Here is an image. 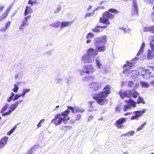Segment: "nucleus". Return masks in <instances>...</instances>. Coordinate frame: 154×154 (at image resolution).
Listing matches in <instances>:
<instances>
[{
    "instance_id": "obj_1",
    "label": "nucleus",
    "mask_w": 154,
    "mask_h": 154,
    "mask_svg": "<svg viewBox=\"0 0 154 154\" xmlns=\"http://www.w3.org/2000/svg\"><path fill=\"white\" fill-rule=\"evenodd\" d=\"M103 90L92 95V98L101 105H104L107 103L108 100L106 98L111 93V86L109 85H106L104 86Z\"/></svg>"
},
{
    "instance_id": "obj_2",
    "label": "nucleus",
    "mask_w": 154,
    "mask_h": 154,
    "mask_svg": "<svg viewBox=\"0 0 154 154\" xmlns=\"http://www.w3.org/2000/svg\"><path fill=\"white\" fill-rule=\"evenodd\" d=\"M70 111L68 109L62 112L61 113H57L54 116V118L51 121V123L57 126L60 125L62 122L65 123L66 121L68 120L69 117L67 116L70 113Z\"/></svg>"
},
{
    "instance_id": "obj_3",
    "label": "nucleus",
    "mask_w": 154,
    "mask_h": 154,
    "mask_svg": "<svg viewBox=\"0 0 154 154\" xmlns=\"http://www.w3.org/2000/svg\"><path fill=\"white\" fill-rule=\"evenodd\" d=\"M23 101L22 100H20L17 101H16L14 103L11 104L9 110L6 112H4L8 108L9 104L8 103H6L1 108L0 110V113L2 114V116H5L10 115L12 112L14 111L18 106L19 104H20Z\"/></svg>"
},
{
    "instance_id": "obj_4",
    "label": "nucleus",
    "mask_w": 154,
    "mask_h": 154,
    "mask_svg": "<svg viewBox=\"0 0 154 154\" xmlns=\"http://www.w3.org/2000/svg\"><path fill=\"white\" fill-rule=\"evenodd\" d=\"M106 42V36L105 35L102 36L100 38H94V45L97 47L96 48H105L104 45L105 42Z\"/></svg>"
},
{
    "instance_id": "obj_5",
    "label": "nucleus",
    "mask_w": 154,
    "mask_h": 154,
    "mask_svg": "<svg viewBox=\"0 0 154 154\" xmlns=\"http://www.w3.org/2000/svg\"><path fill=\"white\" fill-rule=\"evenodd\" d=\"M114 17V15L110 13L108 11L104 12L102 17H100V22L106 25H109L110 23L109 21V19H112Z\"/></svg>"
},
{
    "instance_id": "obj_6",
    "label": "nucleus",
    "mask_w": 154,
    "mask_h": 154,
    "mask_svg": "<svg viewBox=\"0 0 154 154\" xmlns=\"http://www.w3.org/2000/svg\"><path fill=\"white\" fill-rule=\"evenodd\" d=\"M148 69H144L142 71L141 75L145 79H148L152 77V71H154V67L149 66Z\"/></svg>"
},
{
    "instance_id": "obj_7",
    "label": "nucleus",
    "mask_w": 154,
    "mask_h": 154,
    "mask_svg": "<svg viewBox=\"0 0 154 154\" xmlns=\"http://www.w3.org/2000/svg\"><path fill=\"white\" fill-rule=\"evenodd\" d=\"M95 71V69L94 67L91 64H88L84 65L83 66L82 71L84 73L87 74H91ZM81 74L82 73L81 72Z\"/></svg>"
},
{
    "instance_id": "obj_8",
    "label": "nucleus",
    "mask_w": 154,
    "mask_h": 154,
    "mask_svg": "<svg viewBox=\"0 0 154 154\" xmlns=\"http://www.w3.org/2000/svg\"><path fill=\"white\" fill-rule=\"evenodd\" d=\"M127 120L126 118L121 117L116 121L114 125L118 129H123L124 128L123 124L126 122Z\"/></svg>"
},
{
    "instance_id": "obj_9",
    "label": "nucleus",
    "mask_w": 154,
    "mask_h": 154,
    "mask_svg": "<svg viewBox=\"0 0 154 154\" xmlns=\"http://www.w3.org/2000/svg\"><path fill=\"white\" fill-rule=\"evenodd\" d=\"M119 93L120 96L121 98L122 99H124L125 97L129 98L131 97V90H127L124 91H123L122 90H120Z\"/></svg>"
},
{
    "instance_id": "obj_10",
    "label": "nucleus",
    "mask_w": 154,
    "mask_h": 154,
    "mask_svg": "<svg viewBox=\"0 0 154 154\" xmlns=\"http://www.w3.org/2000/svg\"><path fill=\"white\" fill-rule=\"evenodd\" d=\"M146 109H144L142 111H134L133 112V114H135V115L132 116L131 118V120H136L137 119L138 117H140L142 114L145 112Z\"/></svg>"
},
{
    "instance_id": "obj_11",
    "label": "nucleus",
    "mask_w": 154,
    "mask_h": 154,
    "mask_svg": "<svg viewBox=\"0 0 154 154\" xmlns=\"http://www.w3.org/2000/svg\"><path fill=\"white\" fill-rule=\"evenodd\" d=\"M138 11V7L137 2L134 0L133 1V8L131 11L132 15L133 16L137 15Z\"/></svg>"
},
{
    "instance_id": "obj_12",
    "label": "nucleus",
    "mask_w": 154,
    "mask_h": 154,
    "mask_svg": "<svg viewBox=\"0 0 154 154\" xmlns=\"http://www.w3.org/2000/svg\"><path fill=\"white\" fill-rule=\"evenodd\" d=\"M89 86L92 91H96L100 88L98 82H93L89 84Z\"/></svg>"
},
{
    "instance_id": "obj_13",
    "label": "nucleus",
    "mask_w": 154,
    "mask_h": 154,
    "mask_svg": "<svg viewBox=\"0 0 154 154\" xmlns=\"http://www.w3.org/2000/svg\"><path fill=\"white\" fill-rule=\"evenodd\" d=\"M30 16H28L24 17V19L22 20V25L19 28L20 29L23 31L24 29V28L22 27H26L28 26V25L29 24V23L27 22V20L28 19H30Z\"/></svg>"
},
{
    "instance_id": "obj_14",
    "label": "nucleus",
    "mask_w": 154,
    "mask_h": 154,
    "mask_svg": "<svg viewBox=\"0 0 154 154\" xmlns=\"http://www.w3.org/2000/svg\"><path fill=\"white\" fill-rule=\"evenodd\" d=\"M97 50L95 51L94 49H89L87 51V54L90 56H94L97 54V51H101L103 49H97Z\"/></svg>"
},
{
    "instance_id": "obj_15",
    "label": "nucleus",
    "mask_w": 154,
    "mask_h": 154,
    "mask_svg": "<svg viewBox=\"0 0 154 154\" xmlns=\"http://www.w3.org/2000/svg\"><path fill=\"white\" fill-rule=\"evenodd\" d=\"M90 57L88 54L84 55L82 57V62L84 63H91L92 61L90 59Z\"/></svg>"
},
{
    "instance_id": "obj_16",
    "label": "nucleus",
    "mask_w": 154,
    "mask_h": 154,
    "mask_svg": "<svg viewBox=\"0 0 154 154\" xmlns=\"http://www.w3.org/2000/svg\"><path fill=\"white\" fill-rule=\"evenodd\" d=\"M138 58L135 57L132 59L131 61H126V63L128 64L129 67H132L135 63L136 61L138 60Z\"/></svg>"
},
{
    "instance_id": "obj_17",
    "label": "nucleus",
    "mask_w": 154,
    "mask_h": 154,
    "mask_svg": "<svg viewBox=\"0 0 154 154\" xmlns=\"http://www.w3.org/2000/svg\"><path fill=\"white\" fill-rule=\"evenodd\" d=\"M82 117V115L80 114H77L75 116V119H72L70 121L71 124L74 123L76 121H78Z\"/></svg>"
},
{
    "instance_id": "obj_18",
    "label": "nucleus",
    "mask_w": 154,
    "mask_h": 154,
    "mask_svg": "<svg viewBox=\"0 0 154 154\" xmlns=\"http://www.w3.org/2000/svg\"><path fill=\"white\" fill-rule=\"evenodd\" d=\"M152 51H150L149 49L148 50V54L147 56V58L148 59L150 60L152 59L154 57V55L153 54L152 51L154 52V49H152Z\"/></svg>"
},
{
    "instance_id": "obj_19",
    "label": "nucleus",
    "mask_w": 154,
    "mask_h": 154,
    "mask_svg": "<svg viewBox=\"0 0 154 154\" xmlns=\"http://www.w3.org/2000/svg\"><path fill=\"white\" fill-rule=\"evenodd\" d=\"M144 31L145 32L149 31L150 32L154 33V26H151L148 27H145L144 28Z\"/></svg>"
},
{
    "instance_id": "obj_20",
    "label": "nucleus",
    "mask_w": 154,
    "mask_h": 154,
    "mask_svg": "<svg viewBox=\"0 0 154 154\" xmlns=\"http://www.w3.org/2000/svg\"><path fill=\"white\" fill-rule=\"evenodd\" d=\"M32 11V10L30 6H26L24 12L25 16H26L28 14L31 13Z\"/></svg>"
},
{
    "instance_id": "obj_21",
    "label": "nucleus",
    "mask_w": 154,
    "mask_h": 154,
    "mask_svg": "<svg viewBox=\"0 0 154 154\" xmlns=\"http://www.w3.org/2000/svg\"><path fill=\"white\" fill-rule=\"evenodd\" d=\"M72 22H69L63 21L61 23V28L63 27H66L68 26L69 24L72 23Z\"/></svg>"
},
{
    "instance_id": "obj_22",
    "label": "nucleus",
    "mask_w": 154,
    "mask_h": 154,
    "mask_svg": "<svg viewBox=\"0 0 154 154\" xmlns=\"http://www.w3.org/2000/svg\"><path fill=\"white\" fill-rule=\"evenodd\" d=\"M138 95V93L134 90L133 89L132 91L131 90V96L133 98H136L137 97Z\"/></svg>"
},
{
    "instance_id": "obj_23",
    "label": "nucleus",
    "mask_w": 154,
    "mask_h": 154,
    "mask_svg": "<svg viewBox=\"0 0 154 154\" xmlns=\"http://www.w3.org/2000/svg\"><path fill=\"white\" fill-rule=\"evenodd\" d=\"M131 105L128 103L125 105L123 108V110L124 112L126 111L128 109H131Z\"/></svg>"
},
{
    "instance_id": "obj_24",
    "label": "nucleus",
    "mask_w": 154,
    "mask_h": 154,
    "mask_svg": "<svg viewBox=\"0 0 154 154\" xmlns=\"http://www.w3.org/2000/svg\"><path fill=\"white\" fill-rule=\"evenodd\" d=\"M8 137H7L5 136L3 137L0 140V142L2 143L3 145H5L7 143Z\"/></svg>"
},
{
    "instance_id": "obj_25",
    "label": "nucleus",
    "mask_w": 154,
    "mask_h": 154,
    "mask_svg": "<svg viewBox=\"0 0 154 154\" xmlns=\"http://www.w3.org/2000/svg\"><path fill=\"white\" fill-rule=\"evenodd\" d=\"M125 102H128L129 103H131L132 106H133V108L135 107L136 106V103L134 102L133 100L131 99H129L128 101L127 100H125Z\"/></svg>"
},
{
    "instance_id": "obj_26",
    "label": "nucleus",
    "mask_w": 154,
    "mask_h": 154,
    "mask_svg": "<svg viewBox=\"0 0 154 154\" xmlns=\"http://www.w3.org/2000/svg\"><path fill=\"white\" fill-rule=\"evenodd\" d=\"M60 25H61V22L60 21L57 22L52 24H50V26L55 28L59 27Z\"/></svg>"
},
{
    "instance_id": "obj_27",
    "label": "nucleus",
    "mask_w": 154,
    "mask_h": 154,
    "mask_svg": "<svg viewBox=\"0 0 154 154\" xmlns=\"http://www.w3.org/2000/svg\"><path fill=\"white\" fill-rule=\"evenodd\" d=\"M140 84L142 87L147 88H148L149 85L146 82L141 81L140 82Z\"/></svg>"
},
{
    "instance_id": "obj_28",
    "label": "nucleus",
    "mask_w": 154,
    "mask_h": 154,
    "mask_svg": "<svg viewBox=\"0 0 154 154\" xmlns=\"http://www.w3.org/2000/svg\"><path fill=\"white\" fill-rule=\"evenodd\" d=\"M89 106L90 108H93L95 107V102L94 101H90L88 102Z\"/></svg>"
},
{
    "instance_id": "obj_29",
    "label": "nucleus",
    "mask_w": 154,
    "mask_h": 154,
    "mask_svg": "<svg viewBox=\"0 0 154 154\" xmlns=\"http://www.w3.org/2000/svg\"><path fill=\"white\" fill-rule=\"evenodd\" d=\"M137 103L138 104H140L141 103L143 104L145 103V102L143 100V98L140 97H138V99L137 100Z\"/></svg>"
},
{
    "instance_id": "obj_30",
    "label": "nucleus",
    "mask_w": 154,
    "mask_h": 154,
    "mask_svg": "<svg viewBox=\"0 0 154 154\" xmlns=\"http://www.w3.org/2000/svg\"><path fill=\"white\" fill-rule=\"evenodd\" d=\"M71 127L69 126H61L60 129L63 131H66L70 129Z\"/></svg>"
},
{
    "instance_id": "obj_31",
    "label": "nucleus",
    "mask_w": 154,
    "mask_h": 154,
    "mask_svg": "<svg viewBox=\"0 0 154 154\" xmlns=\"http://www.w3.org/2000/svg\"><path fill=\"white\" fill-rule=\"evenodd\" d=\"M84 111V109H80L78 107H75V113L82 112Z\"/></svg>"
},
{
    "instance_id": "obj_32",
    "label": "nucleus",
    "mask_w": 154,
    "mask_h": 154,
    "mask_svg": "<svg viewBox=\"0 0 154 154\" xmlns=\"http://www.w3.org/2000/svg\"><path fill=\"white\" fill-rule=\"evenodd\" d=\"M146 122H145L144 123L140 126L136 130L137 131H138L142 130L146 125Z\"/></svg>"
},
{
    "instance_id": "obj_33",
    "label": "nucleus",
    "mask_w": 154,
    "mask_h": 154,
    "mask_svg": "<svg viewBox=\"0 0 154 154\" xmlns=\"http://www.w3.org/2000/svg\"><path fill=\"white\" fill-rule=\"evenodd\" d=\"M14 95V94L13 92H11L10 96L7 99V101L8 102H10L12 100Z\"/></svg>"
},
{
    "instance_id": "obj_34",
    "label": "nucleus",
    "mask_w": 154,
    "mask_h": 154,
    "mask_svg": "<svg viewBox=\"0 0 154 154\" xmlns=\"http://www.w3.org/2000/svg\"><path fill=\"white\" fill-rule=\"evenodd\" d=\"M14 95V94L13 92H11L10 96L7 99V101L8 102H10L12 100Z\"/></svg>"
},
{
    "instance_id": "obj_35",
    "label": "nucleus",
    "mask_w": 154,
    "mask_h": 154,
    "mask_svg": "<svg viewBox=\"0 0 154 154\" xmlns=\"http://www.w3.org/2000/svg\"><path fill=\"white\" fill-rule=\"evenodd\" d=\"M94 37V34L93 33L91 32L88 33L86 37L87 39H90L93 38Z\"/></svg>"
},
{
    "instance_id": "obj_36",
    "label": "nucleus",
    "mask_w": 154,
    "mask_h": 154,
    "mask_svg": "<svg viewBox=\"0 0 154 154\" xmlns=\"http://www.w3.org/2000/svg\"><path fill=\"white\" fill-rule=\"evenodd\" d=\"M16 127L17 125H16L7 133V134L9 136L11 135V134L16 129Z\"/></svg>"
},
{
    "instance_id": "obj_37",
    "label": "nucleus",
    "mask_w": 154,
    "mask_h": 154,
    "mask_svg": "<svg viewBox=\"0 0 154 154\" xmlns=\"http://www.w3.org/2000/svg\"><path fill=\"white\" fill-rule=\"evenodd\" d=\"M9 12V10L7 9L6 11L3 13L2 15L1 16L4 19L7 16L8 13Z\"/></svg>"
},
{
    "instance_id": "obj_38",
    "label": "nucleus",
    "mask_w": 154,
    "mask_h": 154,
    "mask_svg": "<svg viewBox=\"0 0 154 154\" xmlns=\"http://www.w3.org/2000/svg\"><path fill=\"white\" fill-rule=\"evenodd\" d=\"M115 109L116 112H120L122 109L121 106L120 105H117Z\"/></svg>"
},
{
    "instance_id": "obj_39",
    "label": "nucleus",
    "mask_w": 154,
    "mask_h": 154,
    "mask_svg": "<svg viewBox=\"0 0 154 154\" xmlns=\"http://www.w3.org/2000/svg\"><path fill=\"white\" fill-rule=\"evenodd\" d=\"M30 91V89H23L22 91V93H21L23 96H24L26 94Z\"/></svg>"
},
{
    "instance_id": "obj_40",
    "label": "nucleus",
    "mask_w": 154,
    "mask_h": 154,
    "mask_svg": "<svg viewBox=\"0 0 154 154\" xmlns=\"http://www.w3.org/2000/svg\"><path fill=\"white\" fill-rule=\"evenodd\" d=\"M23 96L22 95V94H17L15 95L14 97L13 98V100L15 101L16 100H17L19 98L21 97H23Z\"/></svg>"
},
{
    "instance_id": "obj_41",
    "label": "nucleus",
    "mask_w": 154,
    "mask_h": 154,
    "mask_svg": "<svg viewBox=\"0 0 154 154\" xmlns=\"http://www.w3.org/2000/svg\"><path fill=\"white\" fill-rule=\"evenodd\" d=\"M102 26H98L97 27H96L94 29H92V30L95 32H100V30L99 29V28H102Z\"/></svg>"
},
{
    "instance_id": "obj_42",
    "label": "nucleus",
    "mask_w": 154,
    "mask_h": 154,
    "mask_svg": "<svg viewBox=\"0 0 154 154\" xmlns=\"http://www.w3.org/2000/svg\"><path fill=\"white\" fill-rule=\"evenodd\" d=\"M61 6L60 5H58L56 9L54 10V14H56L59 12L61 9Z\"/></svg>"
},
{
    "instance_id": "obj_43",
    "label": "nucleus",
    "mask_w": 154,
    "mask_h": 154,
    "mask_svg": "<svg viewBox=\"0 0 154 154\" xmlns=\"http://www.w3.org/2000/svg\"><path fill=\"white\" fill-rule=\"evenodd\" d=\"M67 108L68 109L71 110V112L72 113H75V107L74 108L72 106H68Z\"/></svg>"
},
{
    "instance_id": "obj_44",
    "label": "nucleus",
    "mask_w": 154,
    "mask_h": 154,
    "mask_svg": "<svg viewBox=\"0 0 154 154\" xmlns=\"http://www.w3.org/2000/svg\"><path fill=\"white\" fill-rule=\"evenodd\" d=\"M109 11L111 13H119V11L116 9H113V8H110L109 10Z\"/></svg>"
},
{
    "instance_id": "obj_45",
    "label": "nucleus",
    "mask_w": 154,
    "mask_h": 154,
    "mask_svg": "<svg viewBox=\"0 0 154 154\" xmlns=\"http://www.w3.org/2000/svg\"><path fill=\"white\" fill-rule=\"evenodd\" d=\"M14 88L12 89V91L15 93H17L18 90V87L15 84L14 85Z\"/></svg>"
},
{
    "instance_id": "obj_46",
    "label": "nucleus",
    "mask_w": 154,
    "mask_h": 154,
    "mask_svg": "<svg viewBox=\"0 0 154 154\" xmlns=\"http://www.w3.org/2000/svg\"><path fill=\"white\" fill-rule=\"evenodd\" d=\"M128 136H131L133 135L135 133L134 131H131L127 132Z\"/></svg>"
},
{
    "instance_id": "obj_47",
    "label": "nucleus",
    "mask_w": 154,
    "mask_h": 154,
    "mask_svg": "<svg viewBox=\"0 0 154 154\" xmlns=\"http://www.w3.org/2000/svg\"><path fill=\"white\" fill-rule=\"evenodd\" d=\"M134 85V82L133 81H129L128 83V87H131L133 86Z\"/></svg>"
},
{
    "instance_id": "obj_48",
    "label": "nucleus",
    "mask_w": 154,
    "mask_h": 154,
    "mask_svg": "<svg viewBox=\"0 0 154 154\" xmlns=\"http://www.w3.org/2000/svg\"><path fill=\"white\" fill-rule=\"evenodd\" d=\"M143 49H140V50L137 54V56H139L140 54H142L143 52Z\"/></svg>"
},
{
    "instance_id": "obj_49",
    "label": "nucleus",
    "mask_w": 154,
    "mask_h": 154,
    "mask_svg": "<svg viewBox=\"0 0 154 154\" xmlns=\"http://www.w3.org/2000/svg\"><path fill=\"white\" fill-rule=\"evenodd\" d=\"M96 62L98 68H100L101 66V64L100 63V62L99 61L97 60H96Z\"/></svg>"
},
{
    "instance_id": "obj_50",
    "label": "nucleus",
    "mask_w": 154,
    "mask_h": 154,
    "mask_svg": "<svg viewBox=\"0 0 154 154\" xmlns=\"http://www.w3.org/2000/svg\"><path fill=\"white\" fill-rule=\"evenodd\" d=\"M131 30L129 29L128 28L127 29L125 28V31H124V33H129L131 32Z\"/></svg>"
},
{
    "instance_id": "obj_51",
    "label": "nucleus",
    "mask_w": 154,
    "mask_h": 154,
    "mask_svg": "<svg viewBox=\"0 0 154 154\" xmlns=\"http://www.w3.org/2000/svg\"><path fill=\"white\" fill-rule=\"evenodd\" d=\"M11 22L8 21L6 23V25L5 27L7 29L8 27L10 26Z\"/></svg>"
},
{
    "instance_id": "obj_52",
    "label": "nucleus",
    "mask_w": 154,
    "mask_h": 154,
    "mask_svg": "<svg viewBox=\"0 0 154 154\" xmlns=\"http://www.w3.org/2000/svg\"><path fill=\"white\" fill-rule=\"evenodd\" d=\"M91 14V13H88L85 16L84 18H86L87 17H90Z\"/></svg>"
},
{
    "instance_id": "obj_53",
    "label": "nucleus",
    "mask_w": 154,
    "mask_h": 154,
    "mask_svg": "<svg viewBox=\"0 0 154 154\" xmlns=\"http://www.w3.org/2000/svg\"><path fill=\"white\" fill-rule=\"evenodd\" d=\"M33 148V147H32L29 151V153L27 154H32V149Z\"/></svg>"
},
{
    "instance_id": "obj_54",
    "label": "nucleus",
    "mask_w": 154,
    "mask_h": 154,
    "mask_svg": "<svg viewBox=\"0 0 154 154\" xmlns=\"http://www.w3.org/2000/svg\"><path fill=\"white\" fill-rule=\"evenodd\" d=\"M7 29L5 27H3L1 28V32H5L6 31V30Z\"/></svg>"
},
{
    "instance_id": "obj_55",
    "label": "nucleus",
    "mask_w": 154,
    "mask_h": 154,
    "mask_svg": "<svg viewBox=\"0 0 154 154\" xmlns=\"http://www.w3.org/2000/svg\"><path fill=\"white\" fill-rule=\"evenodd\" d=\"M133 114V113H132L131 112H127L125 113L124 114V115L126 116H127V115H131V114Z\"/></svg>"
},
{
    "instance_id": "obj_56",
    "label": "nucleus",
    "mask_w": 154,
    "mask_h": 154,
    "mask_svg": "<svg viewBox=\"0 0 154 154\" xmlns=\"http://www.w3.org/2000/svg\"><path fill=\"white\" fill-rule=\"evenodd\" d=\"M4 146L3 143L0 141V149L2 148Z\"/></svg>"
},
{
    "instance_id": "obj_57",
    "label": "nucleus",
    "mask_w": 154,
    "mask_h": 154,
    "mask_svg": "<svg viewBox=\"0 0 154 154\" xmlns=\"http://www.w3.org/2000/svg\"><path fill=\"white\" fill-rule=\"evenodd\" d=\"M145 44L144 42H143L140 48H143L145 47Z\"/></svg>"
},
{
    "instance_id": "obj_58",
    "label": "nucleus",
    "mask_w": 154,
    "mask_h": 154,
    "mask_svg": "<svg viewBox=\"0 0 154 154\" xmlns=\"http://www.w3.org/2000/svg\"><path fill=\"white\" fill-rule=\"evenodd\" d=\"M150 45L151 48H154V45L152 42H150Z\"/></svg>"
},
{
    "instance_id": "obj_59",
    "label": "nucleus",
    "mask_w": 154,
    "mask_h": 154,
    "mask_svg": "<svg viewBox=\"0 0 154 154\" xmlns=\"http://www.w3.org/2000/svg\"><path fill=\"white\" fill-rule=\"evenodd\" d=\"M153 21H154V12H153L151 15Z\"/></svg>"
},
{
    "instance_id": "obj_60",
    "label": "nucleus",
    "mask_w": 154,
    "mask_h": 154,
    "mask_svg": "<svg viewBox=\"0 0 154 154\" xmlns=\"http://www.w3.org/2000/svg\"><path fill=\"white\" fill-rule=\"evenodd\" d=\"M41 123L40 122H39V123L37 125V127L38 128H39L42 125L40 124Z\"/></svg>"
},
{
    "instance_id": "obj_61",
    "label": "nucleus",
    "mask_w": 154,
    "mask_h": 154,
    "mask_svg": "<svg viewBox=\"0 0 154 154\" xmlns=\"http://www.w3.org/2000/svg\"><path fill=\"white\" fill-rule=\"evenodd\" d=\"M4 8V6L0 5V11L3 10Z\"/></svg>"
},
{
    "instance_id": "obj_62",
    "label": "nucleus",
    "mask_w": 154,
    "mask_h": 154,
    "mask_svg": "<svg viewBox=\"0 0 154 154\" xmlns=\"http://www.w3.org/2000/svg\"><path fill=\"white\" fill-rule=\"evenodd\" d=\"M151 85H154V80L151 81L150 82Z\"/></svg>"
},
{
    "instance_id": "obj_63",
    "label": "nucleus",
    "mask_w": 154,
    "mask_h": 154,
    "mask_svg": "<svg viewBox=\"0 0 154 154\" xmlns=\"http://www.w3.org/2000/svg\"><path fill=\"white\" fill-rule=\"evenodd\" d=\"M128 71V69H125L123 71V73H125Z\"/></svg>"
},
{
    "instance_id": "obj_64",
    "label": "nucleus",
    "mask_w": 154,
    "mask_h": 154,
    "mask_svg": "<svg viewBox=\"0 0 154 154\" xmlns=\"http://www.w3.org/2000/svg\"><path fill=\"white\" fill-rule=\"evenodd\" d=\"M129 67L128 65V64L126 63V64H125L123 65V67Z\"/></svg>"
}]
</instances>
